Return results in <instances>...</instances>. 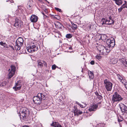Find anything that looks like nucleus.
Listing matches in <instances>:
<instances>
[{
	"instance_id": "6e6d98bb",
	"label": "nucleus",
	"mask_w": 127,
	"mask_h": 127,
	"mask_svg": "<svg viewBox=\"0 0 127 127\" xmlns=\"http://www.w3.org/2000/svg\"><path fill=\"white\" fill-rule=\"evenodd\" d=\"M71 48H71V47H69V49H71Z\"/></svg>"
},
{
	"instance_id": "39448f33",
	"label": "nucleus",
	"mask_w": 127,
	"mask_h": 127,
	"mask_svg": "<svg viewBox=\"0 0 127 127\" xmlns=\"http://www.w3.org/2000/svg\"><path fill=\"white\" fill-rule=\"evenodd\" d=\"M110 51V48H108L107 47H105L103 46H101L100 49L99 50L100 53L103 55L107 54Z\"/></svg>"
},
{
	"instance_id": "f3484780",
	"label": "nucleus",
	"mask_w": 127,
	"mask_h": 127,
	"mask_svg": "<svg viewBox=\"0 0 127 127\" xmlns=\"http://www.w3.org/2000/svg\"><path fill=\"white\" fill-rule=\"evenodd\" d=\"M106 43L108 45L107 47H108V48H110L111 46L110 44L111 43V40L110 39H108L106 41Z\"/></svg>"
},
{
	"instance_id": "b1692460",
	"label": "nucleus",
	"mask_w": 127,
	"mask_h": 127,
	"mask_svg": "<svg viewBox=\"0 0 127 127\" xmlns=\"http://www.w3.org/2000/svg\"><path fill=\"white\" fill-rule=\"evenodd\" d=\"M72 36V35L70 34H68L66 35V37L68 38H70Z\"/></svg>"
},
{
	"instance_id": "a18cd8bd",
	"label": "nucleus",
	"mask_w": 127,
	"mask_h": 127,
	"mask_svg": "<svg viewBox=\"0 0 127 127\" xmlns=\"http://www.w3.org/2000/svg\"><path fill=\"white\" fill-rule=\"evenodd\" d=\"M42 14L43 15V17H44V16H45L46 17H47V16L43 12H42Z\"/></svg>"
},
{
	"instance_id": "a19ab883",
	"label": "nucleus",
	"mask_w": 127,
	"mask_h": 127,
	"mask_svg": "<svg viewBox=\"0 0 127 127\" xmlns=\"http://www.w3.org/2000/svg\"><path fill=\"white\" fill-rule=\"evenodd\" d=\"M125 86V87L126 88V89L127 90V83L124 84Z\"/></svg>"
},
{
	"instance_id": "aec40b11",
	"label": "nucleus",
	"mask_w": 127,
	"mask_h": 127,
	"mask_svg": "<svg viewBox=\"0 0 127 127\" xmlns=\"http://www.w3.org/2000/svg\"><path fill=\"white\" fill-rule=\"evenodd\" d=\"M71 24H72V29L74 30H75L77 28V26L76 25L74 24L72 22H71Z\"/></svg>"
},
{
	"instance_id": "ea45409f",
	"label": "nucleus",
	"mask_w": 127,
	"mask_h": 127,
	"mask_svg": "<svg viewBox=\"0 0 127 127\" xmlns=\"http://www.w3.org/2000/svg\"><path fill=\"white\" fill-rule=\"evenodd\" d=\"M43 64H44V66H46L47 65V64L44 61H43Z\"/></svg>"
},
{
	"instance_id": "5701e85b",
	"label": "nucleus",
	"mask_w": 127,
	"mask_h": 127,
	"mask_svg": "<svg viewBox=\"0 0 127 127\" xmlns=\"http://www.w3.org/2000/svg\"><path fill=\"white\" fill-rule=\"evenodd\" d=\"M112 47H113L115 45V40L114 38L112 39Z\"/></svg>"
},
{
	"instance_id": "6e6552de",
	"label": "nucleus",
	"mask_w": 127,
	"mask_h": 127,
	"mask_svg": "<svg viewBox=\"0 0 127 127\" xmlns=\"http://www.w3.org/2000/svg\"><path fill=\"white\" fill-rule=\"evenodd\" d=\"M104 83L106 89L108 91H110L111 90V83L106 79L104 80Z\"/></svg>"
},
{
	"instance_id": "473e14b6",
	"label": "nucleus",
	"mask_w": 127,
	"mask_h": 127,
	"mask_svg": "<svg viewBox=\"0 0 127 127\" xmlns=\"http://www.w3.org/2000/svg\"><path fill=\"white\" fill-rule=\"evenodd\" d=\"M55 9L57 11H59V12H61V9L57 7L55 8Z\"/></svg>"
},
{
	"instance_id": "603ef678",
	"label": "nucleus",
	"mask_w": 127,
	"mask_h": 127,
	"mask_svg": "<svg viewBox=\"0 0 127 127\" xmlns=\"http://www.w3.org/2000/svg\"><path fill=\"white\" fill-rule=\"evenodd\" d=\"M118 122H121L122 121V120H121L120 119H118Z\"/></svg>"
},
{
	"instance_id": "7c9ffc66",
	"label": "nucleus",
	"mask_w": 127,
	"mask_h": 127,
	"mask_svg": "<svg viewBox=\"0 0 127 127\" xmlns=\"http://www.w3.org/2000/svg\"><path fill=\"white\" fill-rule=\"evenodd\" d=\"M56 66L55 64L53 65L52 66V69L53 70H55L56 69Z\"/></svg>"
},
{
	"instance_id": "c85d7f7f",
	"label": "nucleus",
	"mask_w": 127,
	"mask_h": 127,
	"mask_svg": "<svg viewBox=\"0 0 127 127\" xmlns=\"http://www.w3.org/2000/svg\"><path fill=\"white\" fill-rule=\"evenodd\" d=\"M6 85V83L5 82H2V83H0V86L1 87L4 86Z\"/></svg>"
},
{
	"instance_id": "6ab92c4d",
	"label": "nucleus",
	"mask_w": 127,
	"mask_h": 127,
	"mask_svg": "<svg viewBox=\"0 0 127 127\" xmlns=\"http://www.w3.org/2000/svg\"><path fill=\"white\" fill-rule=\"evenodd\" d=\"M101 23H102V25L106 24V23L108 22V20H105L104 18H102L101 21Z\"/></svg>"
},
{
	"instance_id": "49530a36",
	"label": "nucleus",
	"mask_w": 127,
	"mask_h": 127,
	"mask_svg": "<svg viewBox=\"0 0 127 127\" xmlns=\"http://www.w3.org/2000/svg\"><path fill=\"white\" fill-rule=\"evenodd\" d=\"M109 22H110V20L109 21L108 20V22L106 23V24H110V25L111 24V23H109Z\"/></svg>"
},
{
	"instance_id": "393cba45",
	"label": "nucleus",
	"mask_w": 127,
	"mask_h": 127,
	"mask_svg": "<svg viewBox=\"0 0 127 127\" xmlns=\"http://www.w3.org/2000/svg\"><path fill=\"white\" fill-rule=\"evenodd\" d=\"M125 8V7L124 6V5H122L120 8L118 9V12H121L123 9Z\"/></svg>"
},
{
	"instance_id": "9d476101",
	"label": "nucleus",
	"mask_w": 127,
	"mask_h": 127,
	"mask_svg": "<svg viewBox=\"0 0 127 127\" xmlns=\"http://www.w3.org/2000/svg\"><path fill=\"white\" fill-rule=\"evenodd\" d=\"M98 107V105L94 104L90 106V108L89 109V110L90 112L95 111L97 109Z\"/></svg>"
},
{
	"instance_id": "bf43d9fd",
	"label": "nucleus",
	"mask_w": 127,
	"mask_h": 127,
	"mask_svg": "<svg viewBox=\"0 0 127 127\" xmlns=\"http://www.w3.org/2000/svg\"><path fill=\"white\" fill-rule=\"evenodd\" d=\"M9 1V0H6V1L7 2Z\"/></svg>"
},
{
	"instance_id": "4468645a",
	"label": "nucleus",
	"mask_w": 127,
	"mask_h": 127,
	"mask_svg": "<svg viewBox=\"0 0 127 127\" xmlns=\"http://www.w3.org/2000/svg\"><path fill=\"white\" fill-rule=\"evenodd\" d=\"M100 38L99 39H101L103 41H104L106 39V36L104 34H101L99 35Z\"/></svg>"
},
{
	"instance_id": "79ce46f5",
	"label": "nucleus",
	"mask_w": 127,
	"mask_h": 127,
	"mask_svg": "<svg viewBox=\"0 0 127 127\" xmlns=\"http://www.w3.org/2000/svg\"><path fill=\"white\" fill-rule=\"evenodd\" d=\"M82 113L83 112H82L79 111L78 112V114H79V115L81 114H82Z\"/></svg>"
},
{
	"instance_id": "ddd939ff",
	"label": "nucleus",
	"mask_w": 127,
	"mask_h": 127,
	"mask_svg": "<svg viewBox=\"0 0 127 127\" xmlns=\"http://www.w3.org/2000/svg\"><path fill=\"white\" fill-rule=\"evenodd\" d=\"M51 126L55 127H62V126L58 122H53L51 124Z\"/></svg>"
},
{
	"instance_id": "423d86ee",
	"label": "nucleus",
	"mask_w": 127,
	"mask_h": 127,
	"mask_svg": "<svg viewBox=\"0 0 127 127\" xmlns=\"http://www.w3.org/2000/svg\"><path fill=\"white\" fill-rule=\"evenodd\" d=\"M123 99V98L118 95L117 92H115L114 95L113 96L112 101L114 103L116 101H120L122 100Z\"/></svg>"
},
{
	"instance_id": "dca6fc26",
	"label": "nucleus",
	"mask_w": 127,
	"mask_h": 127,
	"mask_svg": "<svg viewBox=\"0 0 127 127\" xmlns=\"http://www.w3.org/2000/svg\"><path fill=\"white\" fill-rule=\"evenodd\" d=\"M115 1V3L118 5H121L123 3L122 0H113Z\"/></svg>"
},
{
	"instance_id": "c756f323",
	"label": "nucleus",
	"mask_w": 127,
	"mask_h": 127,
	"mask_svg": "<svg viewBox=\"0 0 127 127\" xmlns=\"http://www.w3.org/2000/svg\"><path fill=\"white\" fill-rule=\"evenodd\" d=\"M122 63L125 66H127V62L126 61H125L123 62Z\"/></svg>"
},
{
	"instance_id": "de8ad7c7",
	"label": "nucleus",
	"mask_w": 127,
	"mask_h": 127,
	"mask_svg": "<svg viewBox=\"0 0 127 127\" xmlns=\"http://www.w3.org/2000/svg\"><path fill=\"white\" fill-rule=\"evenodd\" d=\"M95 94L96 95V96H97V97L98 96V95H99L98 94V93L97 92V93H95Z\"/></svg>"
},
{
	"instance_id": "20e7f679",
	"label": "nucleus",
	"mask_w": 127,
	"mask_h": 127,
	"mask_svg": "<svg viewBox=\"0 0 127 127\" xmlns=\"http://www.w3.org/2000/svg\"><path fill=\"white\" fill-rule=\"evenodd\" d=\"M29 114V112L28 109L25 107H22L20 109V112L19 115L21 116L23 118H24Z\"/></svg>"
},
{
	"instance_id": "bb28decb",
	"label": "nucleus",
	"mask_w": 127,
	"mask_h": 127,
	"mask_svg": "<svg viewBox=\"0 0 127 127\" xmlns=\"http://www.w3.org/2000/svg\"><path fill=\"white\" fill-rule=\"evenodd\" d=\"M75 110L74 111V113L75 115H78V112L79 110L77 109V108L76 109V108H75Z\"/></svg>"
},
{
	"instance_id": "4c0bfd02",
	"label": "nucleus",
	"mask_w": 127,
	"mask_h": 127,
	"mask_svg": "<svg viewBox=\"0 0 127 127\" xmlns=\"http://www.w3.org/2000/svg\"><path fill=\"white\" fill-rule=\"evenodd\" d=\"M27 8L29 9H30L31 8V7L30 5L28 4L27 6Z\"/></svg>"
},
{
	"instance_id": "e433bc0d",
	"label": "nucleus",
	"mask_w": 127,
	"mask_h": 127,
	"mask_svg": "<svg viewBox=\"0 0 127 127\" xmlns=\"http://www.w3.org/2000/svg\"><path fill=\"white\" fill-rule=\"evenodd\" d=\"M90 64L92 65H93L95 64V62L94 61H92L90 62Z\"/></svg>"
},
{
	"instance_id": "cd10ccee",
	"label": "nucleus",
	"mask_w": 127,
	"mask_h": 127,
	"mask_svg": "<svg viewBox=\"0 0 127 127\" xmlns=\"http://www.w3.org/2000/svg\"><path fill=\"white\" fill-rule=\"evenodd\" d=\"M38 66L40 67H41L43 66V63L40 62H38Z\"/></svg>"
},
{
	"instance_id": "13d9d810",
	"label": "nucleus",
	"mask_w": 127,
	"mask_h": 127,
	"mask_svg": "<svg viewBox=\"0 0 127 127\" xmlns=\"http://www.w3.org/2000/svg\"><path fill=\"white\" fill-rule=\"evenodd\" d=\"M91 26H90V29H91Z\"/></svg>"
},
{
	"instance_id": "9b49d317",
	"label": "nucleus",
	"mask_w": 127,
	"mask_h": 127,
	"mask_svg": "<svg viewBox=\"0 0 127 127\" xmlns=\"http://www.w3.org/2000/svg\"><path fill=\"white\" fill-rule=\"evenodd\" d=\"M38 19V17L35 15H32L30 18V20L31 22H36Z\"/></svg>"
},
{
	"instance_id": "37998d69",
	"label": "nucleus",
	"mask_w": 127,
	"mask_h": 127,
	"mask_svg": "<svg viewBox=\"0 0 127 127\" xmlns=\"http://www.w3.org/2000/svg\"><path fill=\"white\" fill-rule=\"evenodd\" d=\"M10 47L11 49H12L13 50H14V47L12 46H10Z\"/></svg>"
},
{
	"instance_id": "a878e982",
	"label": "nucleus",
	"mask_w": 127,
	"mask_h": 127,
	"mask_svg": "<svg viewBox=\"0 0 127 127\" xmlns=\"http://www.w3.org/2000/svg\"><path fill=\"white\" fill-rule=\"evenodd\" d=\"M0 44L2 46H3L4 47L7 48V47H6L7 44L5 42L3 43V42L1 41L0 42Z\"/></svg>"
},
{
	"instance_id": "2eb2a0df",
	"label": "nucleus",
	"mask_w": 127,
	"mask_h": 127,
	"mask_svg": "<svg viewBox=\"0 0 127 127\" xmlns=\"http://www.w3.org/2000/svg\"><path fill=\"white\" fill-rule=\"evenodd\" d=\"M56 27L57 28L61 29L62 26V25L60 22H57L55 24Z\"/></svg>"
},
{
	"instance_id": "f03ea898",
	"label": "nucleus",
	"mask_w": 127,
	"mask_h": 127,
	"mask_svg": "<svg viewBox=\"0 0 127 127\" xmlns=\"http://www.w3.org/2000/svg\"><path fill=\"white\" fill-rule=\"evenodd\" d=\"M26 49L29 52H33L38 49L37 44L36 42H31V44L26 46Z\"/></svg>"
},
{
	"instance_id": "4d7b16f0",
	"label": "nucleus",
	"mask_w": 127,
	"mask_h": 127,
	"mask_svg": "<svg viewBox=\"0 0 127 127\" xmlns=\"http://www.w3.org/2000/svg\"><path fill=\"white\" fill-rule=\"evenodd\" d=\"M109 18L110 19H111V16H109Z\"/></svg>"
},
{
	"instance_id": "5fc2aeb1",
	"label": "nucleus",
	"mask_w": 127,
	"mask_h": 127,
	"mask_svg": "<svg viewBox=\"0 0 127 127\" xmlns=\"http://www.w3.org/2000/svg\"><path fill=\"white\" fill-rule=\"evenodd\" d=\"M44 11H45V12H46V13H47V10L46 9H45V10Z\"/></svg>"
},
{
	"instance_id": "7ed1b4c3",
	"label": "nucleus",
	"mask_w": 127,
	"mask_h": 127,
	"mask_svg": "<svg viewBox=\"0 0 127 127\" xmlns=\"http://www.w3.org/2000/svg\"><path fill=\"white\" fill-rule=\"evenodd\" d=\"M24 42L23 39L21 37H19L16 40L15 42V48L16 50H19L21 49V47L22 46Z\"/></svg>"
},
{
	"instance_id": "3c124183",
	"label": "nucleus",
	"mask_w": 127,
	"mask_h": 127,
	"mask_svg": "<svg viewBox=\"0 0 127 127\" xmlns=\"http://www.w3.org/2000/svg\"><path fill=\"white\" fill-rule=\"evenodd\" d=\"M79 106L81 108H83V105H82L81 104H80V105H79Z\"/></svg>"
},
{
	"instance_id": "a211bd4d",
	"label": "nucleus",
	"mask_w": 127,
	"mask_h": 127,
	"mask_svg": "<svg viewBox=\"0 0 127 127\" xmlns=\"http://www.w3.org/2000/svg\"><path fill=\"white\" fill-rule=\"evenodd\" d=\"M117 76V77L118 78L119 80L121 82H123V76L122 75L121 76L120 74H116Z\"/></svg>"
},
{
	"instance_id": "09e8293b",
	"label": "nucleus",
	"mask_w": 127,
	"mask_h": 127,
	"mask_svg": "<svg viewBox=\"0 0 127 127\" xmlns=\"http://www.w3.org/2000/svg\"><path fill=\"white\" fill-rule=\"evenodd\" d=\"M76 103L79 105L80 104L77 101H76Z\"/></svg>"
},
{
	"instance_id": "f704fd0d",
	"label": "nucleus",
	"mask_w": 127,
	"mask_h": 127,
	"mask_svg": "<svg viewBox=\"0 0 127 127\" xmlns=\"http://www.w3.org/2000/svg\"><path fill=\"white\" fill-rule=\"evenodd\" d=\"M18 81H17V83H16V85H15V87H17L18 86H19V84H20V83H19L18 82Z\"/></svg>"
},
{
	"instance_id": "c9c22d12",
	"label": "nucleus",
	"mask_w": 127,
	"mask_h": 127,
	"mask_svg": "<svg viewBox=\"0 0 127 127\" xmlns=\"http://www.w3.org/2000/svg\"><path fill=\"white\" fill-rule=\"evenodd\" d=\"M96 58L98 59H99L101 58V57L99 55H97L96 56Z\"/></svg>"
},
{
	"instance_id": "72a5a7b5",
	"label": "nucleus",
	"mask_w": 127,
	"mask_h": 127,
	"mask_svg": "<svg viewBox=\"0 0 127 127\" xmlns=\"http://www.w3.org/2000/svg\"><path fill=\"white\" fill-rule=\"evenodd\" d=\"M100 100L102 98V96L100 95H98V96L97 97Z\"/></svg>"
},
{
	"instance_id": "8fccbe9b",
	"label": "nucleus",
	"mask_w": 127,
	"mask_h": 127,
	"mask_svg": "<svg viewBox=\"0 0 127 127\" xmlns=\"http://www.w3.org/2000/svg\"><path fill=\"white\" fill-rule=\"evenodd\" d=\"M114 23V21L112 20V24H113Z\"/></svg>"
},
{
	"instance_id": "4be33fe9",
	"label": "nucleus",
	"mask_w": 127,
	"mask_h": 127,
	"mask_svg": "<svg viewBox=\"0 0 127 127\" xmlns=\"http://www.w3.org/2000/svg\"><path fill=\"white\" fill-rule=\"evenodd\" d=\"M19 86L15 87L13 88V89L15 90V91L20 90L21 88V85L20 84H19Z\"/></svg>"
},
{
	"instance_id": "1a4fd4ad",
	"label": "nucleus",
	"mask_w": 127,
	"mask_h": 127,
	"mask_svg": "<svg viewBox=\"0 0 127 127\" xmlns=\"http://www.w3.org/2000/svg\"><path fill=\"white\" fill-rule=\"evenodd\" d=\"M120 109L122 113H127V107L124 104L121 103L119 105Z\"/></svg>"
},
{
	"instance_id": "052dcab7",
	"label": "nucleus",
	"mask_w": 127,
	"mask_h": 127,
	"mask_svg": "<svg viewBox=\"0 0 127 127\" xmlns=\"http://www.w3.org/2000/svg\"><path fill=\"white\" fill-rule=\"evenodd\" d=\"M111 85H112V83L111 84Z\"/></svg>"
},
{
	"instance_id": "c03bdc74",
	"label": "nucleus",
	"mask_w": 127,
	"mask_h": 127,
	"mask_svg": "<svg viewBox=\"0 0 127 127\" xmlns=\"http://www.w3.org/2000/svg\"><path fill=\"white\" fill-rule=\"evenodd\" d=\"M117 61L116 60L115 61H114V63L113 62H112V64H114L116 63H117Z\"/></svg>"
},
{
	"instance_id": "0eeeda50",
	"label": "nucleus",
	"mask_w": 127,
	"mask_h": 127,
	"mask_svg": "<svg viewBox=\"0 0 127 127\" xmlns=\"http://www.w3.org/2000/svg\"><path fill=\"white\" fill-rule=\"evenodd\" d=\"M15 70V67L14 65H11L10 68L8 69L9 73L8 74V78H10L14 74Z\"/></svg>"
},
{
	"instance_id": "412c9836",
	"label": "nucleus",
	"mask_w": 127,
	"mask_h": 127,
	"mask_svg": "<svg viewBox=\"0 0 127 127\" xmlns=\"http://www.w3.org/2000/svg\"><path fill=\"white\" fill-rule=\"evenodd\" d=\"M89 77L90 79H93L94 77V75L93 73L91 71H90L89 72Z\"/></svg>"
},
{
	"instance_id": "f257e3e1",
	"label": "nucleus",
	"mask_w": 127,
	"mask_h": 127,
	"mask_svg": "<svg viewBox=\"0 0 127 127\" xmlns=\"http://www.w3.org/2000/svg\"><path fill=\"white\" fill-rule=\"evenodd\" d=\"M46 99L45 95L43 94L39 93L37 96H34L33 98V102L36 104H40L42 100H45Z\"/></svg>"
},
{
	"instance_id": "2f4dec72",
	"label": "nucleus",
	"mask_w": 127,
	"mask_h": 127,
	"mask_svg": "<svg viewBox=\"0 0 127 127\" xmlns=\"http://www.w3.org/2000/svg\"><path fill=\"white\" fill-rule=\"evenodd\" d=\"M125 3L123 5H124V6L125 7V8H127V1H125Z\"/></svg>"
},
{
	"instance_id": "58836bf2",
	"label": "nucleus",
	"mask_w": 127,
	"mask_h": 127,
	"mask_svg": "<svg viewBox=\"0 0 127 127\" xmlns=\"http://www.w3.org/2000/svg\"><path fill=\"white\" fill-rule=\"evenodd\" d=\"M105 125V124L104 123H101L100 124V125L101 126V127H104V126Z\"/></svg>"
},
{
	"instance_id": "864d4df0",
	"label": "nucleus",
	"mask_w": 127,
	"mask_h": 127,
	"mask_svg": "<svg viewBox=\"0 0 127 127\" xmlns=\"http://www.w3.org/2000/svg\"><path fill=\"white\" fill-rule=\"evenodd\" d=\"M22 127H30L29 126H22Z\"/></svg>"
},
{
	"instance_id": "f8f14e48",
	"label": "nucleus",
	"mask_w": 127,
	"mask_h": 127,
	"mask_svg": "<svg viewBox=\"0 0 127 127\" xmlns=\"http://www.w3.org/2000/svg\"><path fill=\"white\" fill-rule=\"evenodd\" d=\"M22 22L20 20H16L14 24V26L18 28L19 26H21V23Z\"/></svg>"
}]
</instances>
